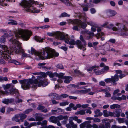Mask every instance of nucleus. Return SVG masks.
Returning <instances> with one entry per match:
<instances>
[{
  "mask_svg": "<svg viewBox=\"0 0 128 128\" xmlns=\"http://www.w3.org/2000/svg\"><path fill=\"white\" fill-rule=\"evenodd\" d=\"M70 15L66 12H64L61 14V15L59 16L60 17H69Z\"/></svg>",
  "mask_w": 128,
  "mask_h": 128,
  "instance_id": "58836bf2",
  "label": "nucleus"
},
{
  "mask_svg": "<svg viewBox=\"0 0 128 128\" xmlns=\"http://www.w3.org/2000/svg\"><path fill=\"white\" fill-rule=\"evenodd\" d=\"M68 103L67 102H62L60 103V106H64L66 105H68Z\"/></svg>",
  "mask_w": 128,
  "mask_h": 128,
  "instance_id": "5fc2aeb1",
  "label": "nucleus"
},
{
  "mask_svg": "<svg viewBox=\"0 0 128 128\" xmlns=\"http://www.w3.org/2000/svg\"><path fill=\"white\" fill-rule=\"evenodd\" d=\"M19 82L22 84V88L24 90L29 89L30 86V84L32 85V87L36 88L41 86L44 87L48 84V82H46L41 80L38 82L37 79L33 80L31 79L20 80Z\"/></svg>",
  "mask_w": 128,
  "mask_h": 128,
  "instance_id": "f257e3e1",
  "label": "nucleus"
},
{
  "mask_svg": "<svg viewBox=\"0 0 128 128\" xmlns=\"http://www.w3.org/2000/svg\"><path fill=\"white\" fill-rule=\"evenodd\" d=\"M64 38L65 42L67 44H68L69 42V39L70 37L68 34H65L64 35Z\"/></svg>",
  "mask_w": 128,
  "mask_h": 128,
  "instance_id": "cd10ccee",
  "label": "nucleus"
},
{
  "mask_svg": "<svg viewBox=\"0 0 128 128\" xmlns=\"http://www.w3.org/2000/svg\"><path fill=\"white\" fill-rule=\"evenodd\" d=\"M102 123L105 124V126L110 127V120L107 118L103 119L102 120Z\"/></svg>",
  "mask_w": 128,
  "mask_h": 128,
  "instance_id": "dca6fc26",
  "label": "nucleus"
},
{
  "mask_svg": "<svg viewBox=\"0 0 128 128\" xmlns=\"http://www.w3.org/2000/svg\"><path fill=\"white\" fill-rule=\"evenodd\" d=\"M46 74L51 78H52L54 76H58L59 78L64 79V74L62 73H60L59 74H58L56 73L52 74L51 72H46Z\"/></svg>",
  "mask_w": 128,
  "mask_h": 128,
  "instance_id": "1a4fd4ad",
  "label": "nucleus"
},
{
  "mask_svg": "<svg viewBox=\"0 0 128 128\" xmlns=\"http://www.w3.org/2000/svg\"><path fill=\"white\" fill-rule=\"evenodd\" d=\"M89 36L87 37V38L88 39H91L92 37L94 35V33L93 32H90L88 33Z\"/></svg>",
  "mask_w": 128,
  "mask_h": 128,
  "instance_id": "de8ad7c7",
  "label": "nucleus"
},
{
  "mask_svg": "<svg viewBox=\"0 0 128 128\" xmlns=\"http://www.w3.org/2000/svg\"><path fill=\"white\" fill-rule=\"evenodd\" d=\"M69 124L71 126L72 128H77V125L74 124L72 120L70 118L69 119Z\"/></svg>",
  "mask_w": 128,
  "mask_h": 128,
  "instance_id": "b1692460",
  "label": "nucleus"
},
{
  "mask_svg": "<svg viewBox=\"0 0 128 128\" xmlns=\"http://www.w3.org/2000/svg\"><path fill=\"white\" fill-rule=\"evenodd\" d=\"M64 33L63 32H56L55 38L61 40H64Z\"/></svg>",
  "mask_w": 128,
  "mask_h": 128,
  "instance_id": "9b49d317",
  "label": "nucleus"
},
{
  "mask_svg": "<svg viewBox=\"0 0 128 128\" xmlns=\"http://www.w3.org/2000/svg\"><path fill=\"white\" fill-rule=\"evenodd\" d=\"M116 25L118 26L117 28L115 27H113L112 29L114 31H118L121 36H128V33L126 32L128 31V29L126 26L119 23H116Z\"/></svg>",
  "mask_w": 128,
  "mask_h": 128,
  "instance_id": "39448f33",
  "label": "nucleus"
},
{
  "mask_svg": "<svg viewBox=\"0 0 128 128\" xmlns=\"http://www.w3.org/2000/svg\"><path fill=\"white\" fill-rule=\"evenodd\" d=\"M56 67L59 69H64V67L63 65L61 64H58L56 66Z\"/></svg>",
  "mask_w": 128,
  "mask_h": 128,
  "instance_id": "6e6d98bb",
  "label": "nucleus"
},
{
  "mask_svg": "<svg viewBox=\"0 0 128 128\" xmlns=\"http://www.w3.org/2000/svg\"><path fill=\"white\" fill-rule=\"evenodd\" d=\"M85 113L86 112L84 110H81L76 112L75 114L77 115L78 114L84 115L85 114Z\"/></svg>",
  "mask_w": 128,
  "mask_h": 128,
  "instance_id": "2f4dec72",
  "label": "nucleus"
},
{
  "mask_svg": "<svg viewBox=\"0 0 128 128\" xmlns=\"http://www.w3.org/2000/svg\"><path fill=\"white\" fill-rule=\"evenodd\" d=\"M65 80L64 81L66 83H68L72 80V78L70 76H65L64 78Z\"/></svg>",
  "mask_w": 128,
  "mask_h": 128,
  "instance_id": "6ab92c4d",
  "label": "nucleus"
},
{
  "mask_svg": "<svg viewBox=\"0 0 128 128\" xmlns=\"http://www.w3.org/2000/svg\"><path fill=\"white\" fill-rule=\"evenodd\" d=\"M11 62L13 63L16 65H18L19 64V62L18 61L15 60H12Z\"/></svg>",
  "mask_w": 128,
  "mask_h": 128,
  "instance_id": "603ef678",
  "label": "nucleus"
},
{
  "mask_svg": "<svg viewBox=\"0 0 128 128\" xmlns=\"http://www.w3.org/2000/svg\"><path fill=\"white\" fill-rule=\"evenodd\" d=\"M68 96V95L66 94H61L60 96H59L58 98L60 100L62 98H65Z\"/></svg>",
  "mask_w": 128,
  "mask_h": 128,
  "instance_id": "72a5a7b5",
  "label": "nucleus"
},
{
  "mask_svg": "<svg viewBox=\"0 0 128 128\" xmlns=\"http://www.w3.org/2000/svg\"><path fill=\"white\" fill-rule=\"evenodd\" d=\"M117 120L120 123H122L124 122V119L123 118H119L117 119Z\"/></svg>",
  "mask_w": 128,
  "mask_h": 128,
  "instance_id": "a18cd8bd",
  "label": "nucleus"
},
{
  "mask_svg": "<svg viewBox=\"0 0 128 128\" xmlns=\"http://www.w3.org/2000/svg\"><path fill=\"white\" fill-rule=\"evenodd\" d=\"M57 118L59 120L68 119V117L67 116H63L62 115L58 116Z\"/></svg>",
  "mask_w": 128,
  "mask_h": 128,
  "instance_id": "a878e982",
  "label": "nucleus"
},
{
  "mask_svg": "<svg viewBox=\"0 0 128 128\" xmlns=\"http://www.w3.org/2000/svg\"><path fill=\"white\" fill-rule=\"evenodd\" d=\"M120 110L119 109H116L115 110V112H114V114L115 115V116H114L118 117L120 115Z\"/></svg>",
  "mask_w": 128,
  "mask_h": 128,
  "instance_id": "393cba45",
  "label": "nucleus"
},
{
  "mask_svg": "<svg viewBox=\"0 0 128 128\" xmlns=\"http://www.w3.org/2000/svg\"><path fill=\"white\" fill-rule=\"evenodd\" d=\"M32 110L31 109H29L26 110L24 113L26 114H28L30 112H31Z\"/></svg>",
  "mask_w": 128,
  "mask_h": 128,
  "instance_id": "13d9d810",
  "label": "nucleus"
},
{
  "mask_svg": "<svg viewBox=\"0 0 128 128\" xmlns=\"http://www.w3.org/2000/svg\"><path fill=\"white\" fill-rule=\"evenodd\" d=\"M52 96H54L53 98H54L56 99L57 100H60V99H58L57 98H58L59 96H60L58 95V94L54 93L52 94Z\"/></svg>",
  "mask_w": 128,
  "mask_h": 128,
  "instance_id": "3c124183",
  "label": "nucleus"
},
{
  "mask_svg": "<svg viewBox=\"0 0 128 128\" xmlns=\"http://www.w3.org/2000/svg\"><path fill=\"white\" fill-rule=\"evenodd\" d=\"M99 84L102 86H105L106 84L105 82L104 81L100 82L99 83Z\"/></svg>",
  "mask_w": 128,
  "mask_h": 128,
  "instance_id": "052dcab7",
  "label": "nucleus"
},
{
  "mask_svg": "<svg viewBox=\"0 0 128 128\" xmlns=\"http://www.w3.org/2000/svg\"><path fill=\"white\" fill-rule=\"evenodd\" d=\"M34 39L36 40L39 42H42L43 41V39H41L40 37L37 36L34 37Z\"/></svg>",
  "mask_w": 128,
  "mask_h": 128,
  "instance_id": "7c9ffc66",
  "label": "nucleus"
},
{
  "mask_svg": "<svg viewBox=\"0 0 128 128\" xmlns=\"http://www.w3.org/2000/svg\"><path fill=\"white\" fill-rule=\"evenodd\" d=\"M99 68L98 69L95 68L94 70V72L96 75L104 73L103 70H99Z\"/></svg>",
  "mask_w": 128,
  "mask_h": 128,
  "instance_id": "aec40b11",
  "label": "nucleus"
},
{
  "mask_svg": "<svg viewBox=\"0 0 128 128\" xmlns=\"http://www.w3.org/2000/svg\"><path fill=\"white\" fill-rule=\"evenodd\" d=\"M49 120L50 122L56 123L58 120L57 117L56 118L54 116H52L50 118Z\"/></svg>",
  "mask_w": 128,
  "mask_h": 128,
  "instance_id": "412c9836",
  "label": "nucleus"
},
{
  "mask_svg": "<svg viewBox=\"0 0 128 128\" xmlns=\"http://www.w3.org/2000/svg\"><path fill=\"white\" fill-rule=\"evenodd\" d=\"M12 36V33H6L4 34L3 36L6 38H8Z\"/></svg>",
  "mask_w": 128,
  "mask_h": 128,
  "instance_id": "e433bc0d",
  "label": "nucleus"
},
{
  "mask_svg": "<svg viewBox=\"0 0 128 128\" xmlns=\"http://www.w3.org/2000/svg\"><path fill=\"white\" fill-rule=\"evenodd\" d=\"M43 51L41 53L39 52L32 48L31 52L32 54H34L38 56L39 58L42 60L50 58L54 56H58V54L55 52H53L51 49L48 48H45L43 49Z\"/></svg>",
  "mask_w": 128,
  "mask_h": 128,
  "instance_id": "f03ea898",
  "label": "nucleus"
},
{
  "mask_svg": "<svg viewBox=\"0 0 128 128\" xmlns=\"http://www.w3.org/2000/svg\"><path fill=\"white\" fill-rule=\"evenodd\" d=\"M68 23L77 24L83 28H85L86 26L84 22H82L79 20H68Z\"/></svg>",
  "mask_w": 128,
  "mask_h": 128,
  "instance_id": "0eeeda50",
  "label": "nucleus"
},
{
  "mask_svg": "<svg viewBox=\"0 0 128 128\" xmlns=\"http://www.w3.org/2000/svg\"><path fill=\"white\" fill-rule=\"evenodd\" d=\"M103 112L104 114V116L105 117H108L109 115L108 114V112L106 110H105L103 111Z\"/></svg>",
  "mask_w": 128,
  "mask_h": 128,
  "instance_id": "37998d69",
  "label": "nucleus"
},
{
  "mask_svg": "<svg viewBox=\"0 0 128 128\" xmlns=\"http://www.w3.org/2000/svg\"><path fill=\"white\" fill-rule=\"evenodd\" d=\"M80 38L81 40L80 41H81L82 42V43L84 44V46H86V42L85 41L83 36L82 35H81L80 36Z\"/></svg>",
  "mask_w": 128,
  "mask_h": 128,
  "instance_id": "473e14b6",
  "label": "nucleus"
},
{
  "mask_svg": "<svg viewBox=\"0 0 128 128\" xmlns=\"http://www.w3.org/2000/svg\"><path fill=\"white\" fill-rule=\"evenodd\" d=\"M37 3V2L32 0L29 1L25 0L22 1L21 4L22 5L24 6V9L26 11L35 13H39L40 10H37L35 8L32 6V4H36Z\"/></svg>",
  "mask_w": 128,
  "mask_h": 128,
  "instance_id": "7ed1b4c3",
  "label": "nucleus"
},
{
  "mask_svg": "<svg viewBox=\"0 0 128 128\" xmlns=\"http://www.w3.org/2000/svg\"><path fill=\"white\" fill-rule=\"evenodd\" d=\"M61 1L68 6H70L71 4L69 0H62Z\"/></svg>",
  "mask_w": 128,
  "mask_h": 128,
  "instance_id": "f704fd0d",
  "label": "nucleus"
},
{
  "mask_svg": "<svg viewBox=\"0 0 128 128\" xmlns=\"http://www.w3.org/2000/svg\"><path fill=\"white\" fill-rule=\"evenodd\" d=\"M5 37L3 36H2L0 38V42L1 43H4L6 41V39Z\"/></svg>",
  "mask_w": 128,
  "mask_h": 128,
  "instance_id": "49530a36",
  "label": "nucleus"
},
{
  "mask_svg": "<svg viewBox=\"0 0 128 128\" xmlns=\"http://www.w3.org/2000/svg\"><path fill=\"white\" fill-rule=\"evenodd\" d=\"M36 118V121H40L42 120L43 118H42L39 116H36L35 117Z\"/></svg>",
  "mask_w": 128,
  "mask_h": 128,
  "instance_id": "09e8293b",
  "label": "nucleus"
},
{
  "mask_svg": "<svg viewBox=\"0 0 128 128\" xmlns=\"http://www.w3.org/2000/svg\"><path fill=\"white\" fill-rule=\"evenodd\" d=\"M36 126V122H33L30 123L28 126L26 128H30L31 127Z\"/></svg>",
  "mask_w": 128,
  "mask_h": 128,
  "instance_id": "c03bdc74",
  "label": "nucleus"
},
{
  "mask_svg": "<svg viewBox=\"0 0 128 128\" xmlns=\"http://www.w3.org/2000/svg\"><path fill=\"white\" fill-rule=\"evenodd\" d=\"M74 72L75 73L78 74V76H82L84 75L83 74L82 72H80L77 70H74Z\"/></svg>",
  "mask_w": 128,
  "mask_h": 128,
  "instance_id": "ea45409f",
  "label": "nucleus"
},
{
  "mask_svg": "<svg viewBox=\"0 0 128 128\" xmlns=\"http://www.w3.org/2000/svg\"><path fill=\"white\" fill-rule=\"evenodd\" d=\"M94 121L95 122H100V120L98 118H94L93 119Z\"/></svg>",
  "mask_w": 128,
  "mask_h": 128,
  "instance_id": "4d7b16f0",
  "label": "nucleus"
},
{
  "mask_svg": "<svg viewBox=\"0 0 128 128\" xmlns=\"http://www.w3.org/2000/svg\"><path fill=\"white\" fill-rule=\"evenodd\" d=\"M105 82L106 83H108L112 82L111 78H108L106 79L105 80Z\"/></svg>",
  "mask_w": 128,
  "mask_h": 128,
  "instance_id": "69168bd1",
  "label": "nucleus"
},
{
  "mask_svg": "<svg viewBox=\"0 0 128 128\" xmlns=\"http://www.w3.org/2000/svg\"><path fill=\"white\" fill-rule=\"evenodd\" d=\"M1 50L3 54L4 55H6V58H8V59H11V57L9 56L10 55L11 53L12 52L11 50H10V49L8 48L6 46L4 45L2 46Z\"/></svg>",
  "mask_w": 128,
  "mask_h": 128,
  "instance_id": "6e6552de",
  "label": "nucleus"
},
{
  "mask_svg": "<svg viewBox=\"0 0 128 128\" xmlns=\"http://www.w3.org/2000/svg\"><path fill=\"white\" fill-rule=\"evenodd\" d=\"M20 115L21 120H22L25 118L26 117V116L24 114H20Z\"/></svg>",
  "mask_w": 128,
  "mask_h": 128,
  "instance_id": "79ce46f5",
  "label": "nucleus"
},
{
  "mask_svg": "<svg viewBox=\"0 0 128 128\" xmlns=\"http://www.w3.org/2000/svg\"><path fill=\"white\" fill-rule=\"evenodd\" d=\"M45 107L40 105L37 108V109L39 110H41L42 112H48V110L46 108H44Z\"/></svg>",
  "mask_w": 128,
  "mask_h": 128,
  "instance_id": "5701e85b",
  "label": "nucleus"
},
{
  "mask_svg": "<svg viewBox=\"0 0 128 128\" xmlns=\"http://www.w3.org/2000/svg\"><path fill=\"white\" fill-rule=\"evenodd\" d=\"M87 23L89 25L92 26L96 27V25L95 24L91 21H90L88 22Z\"/></svg>",
  "mask_w": 128,
  "mask_h": 128,
  "instance_id": "a19ab883",
  "label": "nucleus"
},
{
  "mask_svg": "<svg viewBox=\"0 0 128 128\" xmlns=\"http://www.w3.org/2000/svg\"><path fill=\"white\" fill-rule=\"evenodd\" d=\"M70 45H74L76 44V42L74 40H70V41H69V43Z\"/></svg>",
  "mask_w": 128,
  "mask_h": 128,
  "instance_id": "8fccbe9b",
  "label": "nucleus"
},
{
  "mask_svg": "<svg viewBox=\"0 0 128 128\" xmlns=\"http://www.w3.org/2000/svg\"><path fill=\"white\" fill-rule=\"evenodd\" d=\"M13 101L12 99H4L2 101L3 103L6 104H8L9 103H12Z\"/></svg>",
  "mask_w": 128,
  "mask_h": 128,
  "instance_id": "a211bd4d",
  "label": "nucleus"
},
{
  "mask_svg": "<svg viewBox=\"0 0 128 128\" xmlns=\"http://www.w3.org/2000/svg\"><path fill=\"white\" fill-rule=\"evenodd\" d=\"M116 12L112 10H109L107 12V14L109 16H114L116 14Z\"/></svg>",
  "mask_w": 128,
  "mask_h": 128,
  "instance_id": "2eb2a0df",
  "label": "nucleus"
},
{
  "mask_svg": "<svg viewBox=\"0 0 128 128\" xmlns=\"http://www.w3.org/2000/svg\"><path fill=\"white\" fill-rule=\"evenodd\" d=\"M105 96L107 98H110L111 97V94L110 92H106L105 93Z\"/></svg>",
  "mask_w": 128,
  "mask_h": 128,
  "instance_id": "e2e57ef3",
  "label": "nucleus"
},
{
  "mask_svg": "<svg viewBox=\"0 0 128 128\" xmlns=\"http://www.w3.org/2000/svg\"><path fill=\"white\" fill-rule=\"evenodd\" d=\"M90 88L88 89H85V90H82L78 91H77L80 92V93L84 94L87 93L88 92H90Z\"/></svg>",
  "mask_w": 128,
  "mask_h": 128,
  "instance_id": "bb28decb",
  "label": "nucleus"
},
{
  "mask_svg": "<svg viewBox=\"0 0 128 128\" xmlns=\"http://www.w3.org/2000/svg\"><path fill=\"white\" fill-rule=\"evenodd\" d=\"M82 42L79 40L76 41V44L78 47L79 49H82L83 51L86 50V48L85 47L86 46H84V44L82 43Z\"/></svg>",
  "mask_w": 128,
  "mask_h": 128,
  "instance_id": "f8f14e48",
  "label": "nucleus"
},
{
  "mask_svg": "<svg viewBox=\"0 0 128 128\" xmlns=\"http://www.w3.org/2000/svg\"><path fill=\"white\" fill-rule=\"evenodd\" d=\"M13 31L16 37H21L23 40H28L32 34V32L29 31L21 29L18 30L14 29Z\"/></svg>",
  "mask_w": 128,
  "mask_h": 128,
  "instance_id": "20e7f679",
  "label": "nucleus"
},
{
  "mask_svg": "<svg viewBox=\"0 0 128 128\" xmlns=\"http://www.w3.org/2000/svg\"><path fill=\"white\" fill-rule=\"evenodd\" d=\"M78 16L80 18H82L86 22L87 18L86 14H84V15H82L81 14H77Z\"/></svg>",
  "mask_w": 128,
  "mask_h": 128,
  "instance_id": "4be33fe9",
  "label": "nucleus"
},
{
  "mask_svg": "<svg viewBox=\"0 0 128 128\" xmlns=\"http://www.w3.org/2000/svg\"><path fill=\"white\" fill-rule=\"evenodd\" d=\"M42 126H43L44 125H46L47 123V121L46 120H44L42 122Z\"/></svg>",
  "mask_w": 128,
  "mask_h": 128,
  "instance_id": "338daca9",
  "label": "nucleus"
},
{
  "mask_svg": "<svg viewBox=\"0 0 128 128\" xmlns=\"http://www.w3.org/2000/svg\"><path fill=\"white\" fill-rule=\"evenodd\" d=\"M9 24L11 25H16L18 23L15 20H10L9 22H8Z\"/></svg>",
  "mask_w": 128,
  "mask_h": 128,
  "instance_id": "c756f323",
  "label": "nucleus"
},
{
  "mask_svg": "<svg viewBox=\"0 0 128 128\" xmlns=\"http://www.w3.org/2000/svg\"><path fill=\"white\" fill-rule=\"evenodd\" d=\"M109 127L106 126L105 124H102L99 126L98 128H108Z\"/></svg>",
  "mask_w": 128,
  "mask_h": 128,
  "instance_id": "0e129e2a",
  "label": "nucleus"
},
{
  "mask_svg": "<svg viewBox=\"0 0 128 128\" xmlns=\"http://www.w3.org/2000/svg\"><path fill=\"white\" fill-rule=\"evenodd\" d=\"M14 110V109L11 108H8L7 110V112L8 113L10 112L11 111H13Z\"/></svg>",
  "mask_w": 128,
  "mask_h": 128,
  "instance_id": "774afa93",
  "label": "nucleus"
},
{
  "mask_svg": "<svg viewBox=\"0 0 128 128\" xmlns=\"http://www.w3.org/2000/svg\"><path fill=\"white\" fill-rule=\"evenodd\" d=\"M11 0H0V5L3 6H7V3L10 1Z\"/></svg>",
  "mask_w": 128,
  "mask_h": 128,
  "instance_id": "f3484780",
  "label": "nucleus"
},
{
  "mask_svg": "<svg viewBox=\"0 0 128 128\" xmlns=\"http://www.w3.org/2000/svg\"><path fill=\"white\" fill-rule=\"evenodd\" d=\"M56 32H54L53 33H48V35L49 36H56Z\"/></svg>",
  "mask_w": 128,
  "mask_h": 128,
  "instance_id": "bf43d9fd",
  "label": "nucleus"
},
{
  "mask_svg": "<svg viewBox=\"0 0 128 128\" xmlns=\"http://www.w3.org/2000/svg\"><path fill=\"white\" fill-rule=\"evenodd\" d=\"M90 121H86L80 125V128H84L86 127V128H91L92 126L90 124Z\"/></svg>",
  "mask_w": 128,
  "mask_h": 128,
  "instance_id": "9d476101",
  "label": "nucleus"
},
{
  "mask_svg": "<svg viewBox=\"0 0 128 128\" xmlns=\"http://www.w3.org/2000/svg\"><path fill=\"white\" fill-rule=\"evenodd\" d=\"M22 52V57H28L29 56V55L23 52L22 51V52Z\"/></svg>",
  "mask_w": 128,
  "mask_h": 128,
  "instance_id": "864d4df0",
  "label": "nucleus"
},
{
  "mask_svg": "<svg viewBox=\"0 0 128 128\" xmlns=\"http://www.w3.org/2000/svg\"><path fill=\"white\" fill-rule=\"evenodd\" d=\"M10 40L12 43L15 44L14 47L11 48L12 52H15L17 54H18L23 51L20 46V44L18 41L14 38H11Z\"/></svg>",
  "mask_w": 128,
  "mask_h": 128,
  "instance_id": "423d86ee",
  "label": "nucleus"
},
{
  "mask_svg": "<svg viewBox=\"0 0 128 128\" xmlns=\"http://www.w3.org/2000/svg\"><path fill=\"white\" fill-rule=\"evenodd\" d=\"M8 58H9L8 57ZM3 58H4V60H3L2 59H1L0 60V62L1 63L4 64L5 63V62L4 60H6V59H8V58H6V56L5 55H4V56L3 57Z\"/></svg>",
  "mask_w": 128,
  "mask_h": 128,
  "instance_id": "4c0bfd02",
  "label": "nucleus"
},
{
  "mask_svg": "<svg viewBox=\"0 0 128 128\" xmlns=\"http://www.w3.org/2000/svg\"><path fill=\"white\" fill-rule=\"evenodd\" d=\"M103 1V0H93L92 2L93 3L97 4L98 3L102 2Z\"/></svg>",
  "mask_w": 128,
  "mask_h": 128,
  "instance_id": "680f3d73",
  "label": "nucleus"
},
{
  "mask_svg": "<svg viewBox=\"0 0 128 128\" xmlns=\"http://www.w3.org/2000/svg\"><path fill=\"white\" fill-rule=\"evenodd\" d=\"M120 107V106L118 104H113L110 106V108L111 109H114L115 108H119Z\"/></svg>",
  "mask_w": 128,
  "mask_h": 128,
  "instance_id": "c85d7f7f",
  "label": "nucleus"
},
{
  "mask_svg": "<svg viewBox=\"0 0 128 128\" xmlns=\"http://www.w3.org/2000/svg\"><path fill=\"white\" fill-rule=\"evenodd\" d=\"M98 66H93L88 69L87 70L88 72L90 71H92L93 69L94 70L95 68H97L98 69Z\"/></svg>",
  "mask_w": 128,
  "mask_h": 128,
  "instance_id": "c9c22d12",
  "label": "nucleus"
},
{
  "mask_svg": "<svg viewBox=\"0 0 128 128\" xmlns=\"http://www.w3.org/2000/svg\"><path fill=\"white\" fill-rule=\"evenodd\" d=\"M112 82L113 83V84L116 85V82L119 80V76L117 74H115L114 76L111 77Z\"/></svg>",
  "mask_w": 128,
  "mask_h": 128,
  "instance_id": "4468645a",
  "label": "nucleus"
},
{
  "mask_svg": "<svg viewBox=\"0 0 128 128\" xmlns=\"http://www.w3.org/2000/svg\"><path fill=\"white\" fill-rule=\"evenodd\" d=\"M18 90L17 89L14 88H12L10 90L9 92H8L6 90L4 92V94L8 95L10 94L11 95H13L14 94L16 93H18Z\"/></svg>",
  "mask_w": 128,
  "mask_h": 128,
  "instance_id": "ddd939ff",
  "label": "nucleus"
}]
</instances>
